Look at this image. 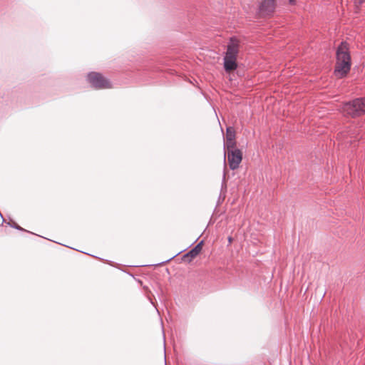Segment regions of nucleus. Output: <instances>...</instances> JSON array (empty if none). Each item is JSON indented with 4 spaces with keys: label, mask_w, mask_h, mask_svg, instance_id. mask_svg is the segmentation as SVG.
<instances>
[{
    "label": "nucleus",
    "mask_w": 365,
    "mask_h": 365,
    "mask_svg": "<svg viewBox=\"0 0 365 365\" xmlns=\"http://www.w3.org/2000/svg\"><path fill=\"white\" fill-rule=\"evenodd\" d=\"M351 67V58L346 41H341L336 51V64L334 73L338 78H345Z\"/></svg>",
    "instance_id": "obj_1"
},
{
    "label": "nucleus",
    "mask_w": 365,
    "mask_h": 365,
    "mask_svg": "<svg viewBox=\"0 0 365 365\" xmlns=\"http://www.w3.org/2000/svg\"><path fill=\"white\" fill-rule=\"evenodd\" d=\"M343 111L349 116L355 118L365 113V97L357 98L346 102L342 107Z\"/></svg>",
    "instance_id": "obj_2"
},
{
    "label": "nucleus",
    "mask_w": 365,
    "mask_h": 365,
    "mask_svg": "<svg viewBox=\"0 0 365 365\" xmlns=\"http://www.w3.org/2000/svg\"><path fill=\"white\" fill-rule=\"evenodd\" d=\"M87 81L96 89H104L110 88V83L108 80L98 72H90L87 75Z\"/></svg>",
    "instance_id": "obj_3"
},
{
    "label": "nucleus",
    "mask_w": 365,
    "mask_h": 365,
    "mask_svg": "<svg viewBox=\"0 0 365 365\" xmlns=\"http://www.w3.org/2000/svg\"><path fill=\"white\" fill-rule=\"evenodd\" d=\"M227 161L230 170H235L239 168V165L242 160V153L240 149L230 150L227 152Z\"/></svg>",
    "instance_id": "obj_4"
},
{
    "label": "nucleus",
    "mask_w": 365,
    "mask_h": 365,
    "mask_svg": "<svg viewBox=\"0 0 365 365\" xmlns=\"http://www.w3.org/2000/svg\"><path fill=\"white\" fill-rule=\"evenodd\" d=\"M276 7L275 0H262L259 6V15L261 17L271 16Z\"/></svg>",
    "instance_id": "obj_5"
},
{
    "label": "nucleus",
    "mask_w": 365,
    "mask_h": 365,
    "mask_svg": "<svg viewBox=\"0 0 365 365\" xmlns=\"http://www.w3.org/2000/svg\"><path fill=\"white\" fill-rule=\"evenodd\" d=\"M240 48V41L235 36L230 37L227 45L225 55L227 56L237 57Z\"/></svg>",
    "instance_id": "obj_6"
},
{
    "label": "nucleus",
    "mask_w": 365,
    "mask_h": 365,
    "mask_svg": "<svg viewBox=\"0 0 365 365\" xmlns=\"http://www.w3.org/2000/svg\"><path fill=\"white\" fill-rule=\"evenodd\" d=\"M203 245V240L200 241L193 248H192L188 252L182 256V259L185 262H191L202 250Z\"/></svg>",
    "instance_id": "obj_7"
},
{
    "label": "nucleus",
    "mask_w": 365,
    "mask_h": 365,
    "mask_svg": "<svg viewBox=\"0 0 365 365\" xmlns=\"http://www.w3.org/2000/svg\"><path fill=\"white\" fill-rule=\"evenodd\" d=\"M224 69L227 73H230L237 68V58L232 56H224Z\"/></svg>",
    "instance_id": "obj_8"
},
{
    "label": "nucleus",
    "mask_w": 365,
    "mask_h": 365,
    "mask_svg": "<svg viewBox=\"0 0 365 365\" xmlns=\"http://www.w3.org/2000/svg\"><path fill=\"white\" fill-rule=\"evenodd\" d=\"M235 139V130L233 127L229 126L226 128V140L231 141Z\"/></svg>",
    "instance_id": "obj_9"
},
{
    "label": "nucleus",
    "mask_w": 365,
    "mask_h": 365,
    "mask_svg": "<svg viewBox=\"0 0 365 365\" xmlns=\"http://www.w3.org/2000/svg\"><path fill=\"white\" fill-rule=\"evenodd\" d=\"M236 147V141L235 139L232 140L231 141H227L224 143V149L227 150V152H229L230 150H235L237 148Z\"/></svg>",
    "instance_id": "obj_10"
},
{
    "label": "nucleus",
    "mask_w": 365,
    "mask_h": 365,
    "mask_svg": "<svg viewBox=\"0 0 365 365\" xmlns=\"http://www.w3.org/2000/svg\"><path fill=\"white\" fill-rule=\"evenodd\" d=\"M9 225L13 227V228H15L18 230H21V231H25V232H27L26 230H24V228H22L21 227H20L19 225H17L16 222H12V223H9Z\"/></svg>",
    "instance_id": "obj_11"
},
{
    "label": "nucleus",
    "mask_w": 365,
    "mask_h": 365,
    "mask_svg": "<svg viewBox=\"0 0 365 365\" xmlns=\"http://www.w3.org/2000/svg\"><path fill=\"white\" fill-rule=\"evenodd\" d=\"M225 176H226V173H225V171H224V173H223V178H222V185H225L226 187V183H225Z\"/></svg>",
    "instance_id": "obj_12"
},
{
    "label": "nucleus",
    "mask_w": 365,
    "mask_h": 365,
    "mask_svg": "<svg viewBox=\"0 0 365 365\" xmlns=\"http://www.w3.org/2000/svg\"><path fill=\"white\" fill-rule=\"evenodd\" d=\"M364 1L365 0H356V3L359 4H362Z\"/></svg>",
    "instance_id": "obj_13"
},
{
    "label": "nucleus",
    "mask_w": 365,
    "mask_h": 365,
    "mask_svg": "<svg viewBox=\"0 0 365 365\" xmlns=\"http://www.w3.org/2000/svg\"><path fill=\"white\" fill-rule=\"evenodd\" d=\"M290 4H294L295 3V0H289Z\"/></svg>",
    "instance_id": "obj_14"
},
{
    "label": "nucleus",
    "mask_w": 365,
    "mask_h": 365,
    "mask_svg": "<svg viewBox=\"0 0 365 365\" xmlns=\"http://www.w3.org/2000/svg\"><path fill=\"white\" fill-rule=\"evenodd\" d=\"M175 255L173 256L172 257H170V259H166L165 262H167L168 261H170V259H172L173 257H175Z\"/></svg>",
    "instance_id": "obj_15"
},
{
    "label": "nucleus",
    "mask_w": 365,
    "mask_h": 365,
    "mask_svg": "<svg viewBox=\"0 0 365 365\" xmlns=\"http://www.w3.org/2000/svg\"><path fill=\"white\" fill-rule=\"evenodd\" d=\"M228 240H229V242H232V237H228Z\"/></svg>",
    "instance_id": "obj_16"
}]
</instances>
